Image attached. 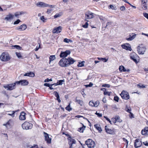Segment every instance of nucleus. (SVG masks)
I'll return each mask as SVG.
<instances>
[{"label": "nucleus", "instance_id": "3c124183", "mask_svg": "<svg viewBox=\"0 0 148 148\" xmlns=\"http://www.w3.org/2000/svg\"><path fill=\"white\" fill-rule=\"evenodd\" d=\"M114 99L115 101L116 102H118L119 100V98L117 96H115L114 97Z\"/></svg>", "mask_w": 148, "mask_h": 148}, {"label": "nucleus", "instance_id": "774afa93", "mask_svg": "<svg viewBox=\"0 0 148 148\" xmlns=\"http://www.w3.org/2000/svg\"><path fill=\"white\" fill-rule=\"evenodd\" d=\"M52 11V9H49L47 10V12L48 14H49V13H50Z\"/></svg>", "mask_w": 148, "mask_h": 148}, {"label": "nucleus", "instance_id": "aec40b11", "mask_svg": "<svg viewBox=\"0 0 148 148\" xmlns=\"http://www.w3.org/2000/svg\"><path fill=\"white\" fill-rule=\"evenodd\" d=\"M105 130L107 133L110 134H112L114 133L113 130L108 128L107 125L105 126Z\"/></svg>", "mask_w": 148, "mask_h": 148}, {"label": "nucleus", "instance_id": "338daca9", "mask_svg": "<svg viewBox=\"0 0 148 148\" xmlns=\"http://www.w3.org/2000/svg\"><path fill=\"white\" fill-rule=\"evenodd\" d=\"M44 86L49 87L50 86V85L49 84L45 83L44 84Z\"/></svg>", "mask_w": 148, "mask_h": 148}, {"label": "nucleus", "instance_id": "7c9ffc66", "mask_svg": "<svg viewBox=\"0 0 148 148\" xmlns=\"http://www.w3.org/2000/svg\"><path fill=\"white\" fill-rule=\"evenodd\" d=\"M85 62L84 61L79 62L78 64L77 65V66L78 67H82L83 66H84Z\"/></svg>", "mask_w": 148, "mask_h": 148}, {"label": "nucleus", "instance_id": "0eeeda50", "mask_svg": "<svg viewBox=\"0 0 148 148\" xmlns=\"http://www.w3.org/2000/svg\"><path fill=\"white\" fill-rule=\"evenodd\" d=\"M66 59L65 58H63L61 59L59 61L58 64L62 67H67V64L66 62Z\"/></svg>", "mask_w": 148, "mask_h": 148}, {"label": "nucleus", "instance_id": "680f3d73", "mask_svg": "<svg viewBox=\"0 0 148 148\" xmlns=\"http://www.w3.org/2000/svg\"><path fill=\"white\" fill-rule=\"evenodd\" d=\"M110 85L109 84H103L102 85V86L104 87H106L108 88H109L110 87Z\"/></svg>", "mask_w": 148, "mask_h": 148}, {"label": "nucleus", "instance_id": "ea45409f", "mask_svg": "<svg viewBox=\"0 0 148 148\" xmlns=\"http://www.w3.org/2000/svg\"><path fill=\"white\" fill-rule=\"evenodd\" d=\"M98 59L99 60H101L103 61L104 62H107L108 60V59H106L104 58H98Z\"/></svg>", "mask_w": 148, "mask_h": 148}, {"label": "nucleus", "instance_id": "4be33fe9", "mask_svg": "<svg viewBox=\"0 0 148 148\" xmlns=\"http://www.w3.org/2000/svg\"><path fill=\"white\" fill-rule=\"evenodd\" d=\"M53 95L56 97V100L58 101L59 103L61 102V100L60 98V96L58 93L56 91H54L53 93Z\"/></svg>", "mask_w": 148, "mask_h": 148}, {"label": "nucleus", "instance_id": "603ef678", "mask_svg": "<svg viewBox=\"0 0 148 148\" xmlns=\"http://www.w3.org/2000/svg\"><path fill=\"white\" fill-rule=\"evenodd\" d=\"M88 24L87 22H86L84 25H83L82 26L83 27L85 28H87L88 27Z\"/></svg>", "mask_w": 148, "mask_h": 148}, {"label": "nucleus", "instance_id": "13d9d810", "mask_svg": "<svg viewBox=\"0 0 148 148\" xmlns=\"http://www.w3.org/2000/svg\"><path fill=\"white\" fill-rule=\"evenodd\" d=\"M125 9V7L124 6L121 7L120 9L121 10L123 11Z\"/></svg>", "mask_w": 148, "mask_h": 148}, {"label": "nucleus", "instance_id": "cd10ccee", "mask_svg": "<svg viewBox=\"0 0 148 148\" xmlns=\"http://www.w3.org/2000/svg\"><path fill=\"white\" fill-rule=\"evenodd\" d=\"M148 132V127H145L144 130H143L141 131V133L142 135H145L147 134Z\"/></svg>", "mask_w": 148, "mask_h": 148}, {"label": "nucleus", "instance_id": "bb28decb", "mask_svg": "<svg viewBox=\"0 0 148 148\" xmlns=\"http://www.w3.org/2000/svg\"><path fill=\"white\" fill-rule=\"evenodd\" d=\"M121 47L123 48L126 50H129L130 51H131L132 50V49L130 46H126L125 45H122Z\"/></svg>", "mask_w": 148, "mask_h": 148}, {"label": "nucleus", "instance_id": "052dcab7", "mask_svg": "<svg viewBox=\"0 0 148 148\" xmlns=\"http://www.w3.org/2000/svg\"><path fill=\"white\" fill-rule=\"evenodd\" d=\"M144 16L148 19V14L147 13H143Z\"/></svg>", "mask_w": 148, "mask_h": 148}, {"label": "nucleus", "instance_id": "a211bd4d", "mask_svg": "<svg viewBox=\"0 0 148 148\" xmlns=\"http://www.w3.org/2000/svg\"><path fill=\"white\" fill-rule=\"evenodd\" d=\"M27 28V25L25 24H23L20 27H17V30L19 31H24Z\"/></svg>", "mask_w": 148, "mask_h": 148}, {"label": "nucleus", "instance_id": "0e129e2a", "mask_svg": "<svg viewBox=\"0 0 148 148\" xmlns=\"http://www.w3.org/2000/svg\"><path fill=\"white\" fill-rule=\"evenodd\" d=\"M95 114L97 115V116L98 117H101L102 116V114H100L99 113H98L97 112H96L95 113Z\"/></svg>", "mask_w": 148, "mask_h": 148}, {"label": "nucleus", "instance_id": "4468645a", "mask_svg": "<svg viewBox=\"0 0 148 148\" xmlns=\"http://www.w3.org/2000/svg\"><path fill=\"white\" fill-rule=\"evenodd\" d=\"M62 27L61 26H59L55 28L52 31V32L53 34L59 33L60 32L62 29Z\"/></svg>", "mask_w": 148, "mask_h": 148}, {"label": "nucleus", "instance_id": "69168bd1", "mask_svg": "<svg viewBox=\"0 0 148 148\" xmlns=\"http://www.w3.org/2000/svg\"><path fill=\"white\" fill-rule=\"evenodd\" d=\"M52 80L51 79H49L48 78H47V79H45L44 81L45 82H49V81H52Z\"/></svg>", "mask_w": 148, "mask_h": 148}, {"label": "nucleus", "instance_id": "b1692460", "mask_svg": "<svg viewBox=\"0 0 148 148\" xmlns=\"http://www.w3.org/2000/svg\"><path fill=\"white\" fill-rule=\"evenodd\" d=\"M13 121L12 120L10 119L5 124H4L3 125L7 127L8 126H9L12 125L13 124Z\"/></svg>", "mask_w": 148, "mask_h": 148}, {"label": "nucleus", "instance_id": "2eb2a0df", "mask_svg": "<svg viewBox=\"0 0 148 148\" xmlns=\"http://www.w3.org/2000/svg\"><path fill=\"white\" fill-rule=\"evenodd\" d=\"M36 5L37 6L42 8L47 7L48 6V4L41 2L37 3Z\"/></svg>", "mask_w": 148, "mask_h": 148}, {"label": "nucleus", "instance_id": "f257e3e1", "mask_svg": "<svg viewBox=\"0 0 148 148\" xmlns=\"http://www.w3.org/2000/svg\"><path fill=\"white\" fill-rule=\"evenodd\" d=\"M85 144L83 145L81 144L83 148H85V146L86 145H87L88 147L90 148H93L95 146V142L92 140L91 139H88L85 142Z\"/></svg>", "mask_w": 148, "mask_h": 148}, {"label": "nucleus", "instance_id": "09e8293b", "mask_svg": "<svg viewBox=\"0 0 148 148\" xmlns=\"http://www.w3.org/2000/svg\"><path fill=\"white\" fill-rule=\"evenodd\" d=\"M94 102L92 101H90L89 103V105L92 107L94 106Z\"/></svg>", "mask_w": 148, "mask_h": 148}, {"label": "nucleus", "instance_id": "49530a36", "mask_svg": "<svg viewBox=\"0 0 148 148\" xmlns=\"http://www.w3.org/2000/svg\"><path fill=\"white\" fill-rule=\"evenodd\" d=\"M115 119L117 121L121 122V120H120V117L119 116H116L115 117Z\"/></svg>", "mask_w": 148, "mask_h": 148}, {"label": "nucleus", "instance_id": "79ce46f5", "mask_svg": "<svg viewBox=\"0 0 148 148\" xmlns=\"http://www.w3.org/2000/svg\"><path fill=\"white\" fill-rule=\"evenodd\" d=\"M142 6H143V8L144 10H146L147 9V7L146 3H142Z\"/></svg>", "mask_w": 148, "mask_h": 148}, {"label": "nucleus", "instance_id": "e433bc0d", "mask_svg": "<svg viewBox=\"0 0 148 148\" xmlns=\"http://www.w3.org/2000/svg\"><path fill=\"white\" fill-rule=\"evenodd\" d=\"M62 15V13H57L54 16V17L55 18H56L60 17Z\"/></svg>", "mask_w": 148, "mask_h": 148}, {"label": "nucleus", "instance_id": "6ab92c4d", "mask_svg": "<svg viewBox=\"0 0 148 148\" xmlns=\"http://www.w3.org/2000/svg\"><path fill=\"white\" fill-rule=\"evenodd\" d=\"M19 110H17L16 111H8L7 112L8 113H7V114L8 115L11 116L13 118L15 116V113L18 111H19Z\"/></svg>", "mask_w": 148, "mask_h": 148}, {"label": "nucleus", "instance_id": "c756f323", "mask_svg": "<svg viewBox=\"0 0 148 148\" xmlns=\"http://www.w3.org/2000/svg\"><path fill=\"white\" fill-rule=\"evenodd\" d=\"M49 64H50L51 62L54 60L56 59V57L55 55H51L50 56L49 58Z\"/></svg>", "mask_w": 148, "mask_h": 148}, {"label": "nucleus", "instance_id": "72a5a7b5", "mask_svg": "<svg viewBox=\"0 0 148 148\" xmlns=\"http://www.w3.org/2000/svg\"><path fill=\"white\" fill-rule=\"evenodd\" d=\"M85 128L86 126L83 125L82 127H81L78 129V131L81 132L83 133Z\"/></svg>", "mask_w": 148, "mask_h": 148}, {"label": "nucleus", "instance_id": "bf43d9fd", "mask_svg": "<svg viewBox=\"0 0 148 148\" xmlns=\"http://www.w3.org/2000/svg\"><path fill=\"white\" fill-rule=\"evenodd\" d=\"M104 117L106 119V120H107L109 122L110 124H112V121L110 120V119H109L106 116H104Z\"/></svg>", "mask_w": 148, "mask_h": 148}, {"label": "nucleus", "instance_id": "864d4df0", "mask_svg": "<svg viewBox=\"0 0 148 148\" xmlns=\"http://www.w3.org/2000/svg\"><path fill=\"white\" fill-rule=\"evenodd\" d=\"M112 121L114 123H115L116 122V120L115 119V118H112L111 119Z\"/></svg>", "mask_w": 148, "mask_h": 148}, {"label": "nucleus", "instance_id": "8fccbe9b", "mask_svg": "<svg viewBox=\"0 0 148 148\" xmlns=\"http://www.w3.org/2000/svg\"><path fill=\"white\" fill-rule=\"evenodd\" d=\"M137 86L138 87H139L140 88H145V86L142 84H138L137 85Z\"/></svg>", "mask_w": 148, "mask_h": 148}, {"label": "nucleus", "instance_id": "a878e982", "mask_svg": "<svg viewBox=\"0 0 148 148\" xmlns=\"http://www.w3.org/2000/svg\"><path fill=\"white\" fill-rule=\"evenodd\" d=\"M24 75V76H28L31 77H34L35 76V74L33 72H30L29 73H25Z\"/></svg>", "mask_w": 148, "mask_h": 148}, {"label": "nucleus", "instance_id": "c85d7f7f", "mask_svg": "<svg viewBox=\"0 0 148 148\" xmlns=\"http://www.w3.org/2000/svg\"><path fill=\"white\" fill-rule=\"evenodd\" d=\"M94 126L96 129L98 130L99 132H101L102 131L101 128L100 127L99 125L97 124H95L94 125Z\"/></svg>", "mask_w": 148, "mask_h": 148}, {"label": "nucleus", "instance_id": "2f4dec72", "mask_svg": "<svg viewBox=\"0 0 148 148\" xmlns=\"http://www.w3.org/2000/svg\"><path fill=\"white\" fill-rule=\"evenodd\" d=\"M75 102L80 104L81 106H82L83 104L82 101L80 99H77V98L75 99Z\"/></svg>", "mask_w": 148, "mask_h": 148}, {"label": "nucleus", "instance_id": "a18cd8bd", "mask_svg": "<svg viewBox=\"0 0 148 148\" xmlns=\"http://www.w3.org/2000/svg\"><path fill=\"white\" fill-rule=\"evenodd\" d=\"M41 20L43 22H46L47 19H45L44 16H42L40 18Z\"/></svg>", "mask_w": 148, "mask_h": 148}, {"label": "nucleus", "instance_id": "5fc2aeb1", "mask_svg": "<svg viewBox=\"0 0 148 148\" xmlns=\"http://www.w3.org/2000/svg\"><path fill=\"white\" fill-rule=\"evenodd\" d=\"M29 148H38V146L36 145H34L33 146H32L30 147Z\"/></svg>", "mask_w": 148, "mask_h": 148}, {"label": "nucleus", "instance_id": "39448f33", "mask_svg": "<svg viewBox=\"0 0 148 148\" xmlns=\"http://www.w3.org/2000/svg\"><path fill=\"white\" fill-rule=\"evenodd\" d=\"M130 57L131 59L132 60L136 63H138V62L137 60L139 59V57L138 55L134 52H133L130 53Z\"/></svg>", "mask_w": 148, "mask_h": 148}, {"label": "nucleus", "instance_id": "9b49d317", "mask_svg": "<svg viewBox=\"0 0 148 148\" xmlns=\"http://www.w3.org/2000/svg\"><path fill=\"white\" fill-rule=\"evenodd\" d=\"M16 83L17 84H21L22 86H26L28 85L29 84L28 82L25 79L21 80L19 81L16 82Z\"/></svg>", "mask_w": 148, "mask_h": 148}, {"label": "nucleus", "instance_id": "473e14b6", "mask_svg": "<svg viewBox=\"0 0 148 148\" xmlns=\"http://www.w3.org/2000/svg\"><path fill=\"white\" fill-rule=\"evenodd\" d=\"M24 12L22 11L21 12H17L15 13L14 15L15 17H16L18 18V16L20 15H21L22 14H24Z\"/></svg>", "mask_w": 148, "mask_h": 148}, {"label": "nucleus", "instance_id": "f8f14e48", "mask_svg": "<svg viewBox=\"0 0 148 148\" xmlns=\"http://www.w3.org/2000/svg\"><path fill=\"white\" fill-rule=\"evenodd\" d=\"M142 143L140 139H136L135 142L134 147L136 148H138L140 147L142 145Z\"/></svg>", "mask_w": 148, "mask_h": 148}, {"label": "nucleus", "instance_id": "412c9836", "mask_svg": "<svg viewBox=\"0 0 148 148\" xmlns=\"http://www.w3.org/2000/svg\"><path fill=\"white\" fill-rule=\"evenodd\" d=\"M25 113L23 112H22L21 113L20 115L19 116V119L20 120H24L25 119Z\"/></svg>", "mask_w": 148, "mask_h": 148}, {"label": "nucleus", "instance_id": "20e7f679", "mask_svg": "<svg viewBox=\"0 0 148 148\" xmlns=\"http://www.w3.org/2000/svg\"><path fill=\"white\" fill-rule=\"evenodd\" d=\"M137 51L139 54H143L145 51V47L142 44L140 45L137 47Z\"/></svg>", "mask_w": 148, "mask_h": 148}, {"label": "nucleus", "instance_id": "a19ab883", "mask_svg": "<svg viewBox=\"0 0 148 148\" xmlns=\"http://www.w3.org/2000/svg\"><path fill=\"white\" fill-rule=\"evenodd\" d=\"M99 104V102L97 101L94 103V107H97Z\"/></svg>", "mask_w": 148, "mask_h": 148}, {"label": "nucleus", "instance_id": "de8ad7c7", "mask_svg": "<svg viewBox=\"0 0 148 148\" xmlns=\"http://www.w3.org/2000/svg\"><path fill=\"white\" fill-rule=\"evenodd\" d=\"M12 47L14 48H16L18 49H21V47L18 45H15L13 46Z\"/></svg>", "mask_w": 148, "mask_h": 148}, {"label": "nucleus", "instance_id": "7ed1b4c3", "mask_svg": "<svg viewBox=\"0 0 148 148\" xmlns=\"http://www.w3.org/2000/svg\"><path fill=\"white\" fill-rule=\"evenodd\" d=\"M33 126V124L30 123L27 121L25 122L22 125V127L25 130H28L31 129Z\"/></svg>", "mask_w": 148, "mask_h": 148}, {"label": "nucleus", "instance_id": "423d86ee", "mask_svg": "<svg viewBox=\"0 0 148 148\" xmlns=\"http://www.w3.org/2000/svg\"><path fill=\"white\" fill-rule=\"evenodd\" d=\"M120 95L123 99L127 100L130 98L129 93L127 92H125L124 90L122 91L121 93L120 94Z\"/></svg>", "mask_w": 148, "mask_h": 148}, {"label": "nucleus", "instance_id": "37998d69", "mask_svg": "<svg viewBox=\"0 0 148 148\" xmlns=\"http://www.w3.org/2000/svg\"><path fill=\"white\" fill-rule=\"evenodd\" d=\"M16 56L18 58H22V56H21V53H20L16 52Z\"/></svg>", "mask_w": 148, "mask_h": 148}, {"label": "nucleus", "instance_id": "1a4fd4ad", "mask_svg": "<svg viewBox=\"0 0 148 148\" xmlns=\"http://www.w3.org/2000/svg\"><path fill=\"white\" fill-rule=\"evenodd\" d=\"M66 64H67V66L73 64L75 62V60L71 57L66 58Z\"/></svg>", "mask_w": 148, "mask_h": 148}, {"label": "nucleus", "instance_id": "393cba45", "mask_svg": "<svg viewBox=\"0 0 148 148\" xmlns=\"http://www.w3.org/2000/svg\"><path fill=\"white\" fill-rule=\"evenodd\" d=\"M119 71L121 72H129L130 71L129 70H127L125 69L124 66H119Z\"/></svg>", "mask_w": 148, "mask_h": 148}, {"label": "nucleus", "instance_id": "f03ea898", "mask_svg": "<svg viewBox=\"0 0 148 148\" xmlns=\"http://www.w3.org/2000/svg\"><path fill=\"white\" fill-rule=\"evenodd\" d=\"M11 58V57L7 53L3 52L0 56V59L3 62H7L9 61Z\"/></svg>", "mask_w": 148, "mask_h": 148}, {"label": "nucleus", "instance_id": "e2e57ef3", "mask_svg": "<svg viewBox=\"0 0 148 148\" xmlns=\"http://www.w3.org/2000/svg\"><path fill=\"white\" fill-rule=\"evenodd\" d=\"M112 23L111 22H108L107 23L106 26L105 27H106L107 26H108L112 24Z\"/></svg>", "mask_w": 148, "mask_h": 148}, {"label": "nucleus", "instance_id": "f704fd0d", "mask_svg": "<svg viewBox=\"0 0 148 148\" xmlns=\"http://www.w3.org/2000/svg\"><path fill=\"white\" fill-rule=\"evenodd\" d=\"M92 13L86 14V16L88 19L90 18H92Z\"/></svg>", "mask_w": 148, "mask_h": 148}, {"label": "nucleus", "instance_id": "c9c22d12", "mask_svg": "<svg viewBox=\"0 0 148 148\" xmlns=\"http://www.w3.org/2000/svg\"><path fill=\"white\" fill-rule=\"evenodd\" d=\"M64 42H66L69 43V42H72L73 41L69 39L66 38H65L64 40Z\"/></svg>", "mask_w": 148, "mask_h": 148}, {"label": "nucleus", "instance_id": "5701e85b", "mask_svg": "<svg viewBox=\"0 0 148 148\" xmlns=\"http://www.w3.org/2000/svg\"><path fill=\"white\" fill-rule=\"evenodd\" d=\"M132 35H133L132 36L130 35V37L126 38V39L128 41H131L133 40L136 37V34L134 33H133L132 34Z\"/></svg>", "mask_w": 148, "mask_h": 148}, {"label": "nucleus", "instance_id": "f3484780", "mask_svg": "<svg viewBox=\"0 0 148 148\" xmlns=\"http://www.w3.org/2000/svg\"><path fill=\"white\" fill-rule=\"evenodd\" d=\"M14 17V15L9 13L8 15H7L4 19L7 21H10L12 20Z\"/></svg>", "mask_w": 148, "mask_h": 148}, {"label": "nucleus", "instance_id": "4c0bfd02", "mask_svg": "<svg viewBox=\"0 0 148 148\" xmlns=\"http://www.w3.org/2000/svg\"><path fill=\"white\" fill-rule=\"evenodd\" d=\"M66 109L69 111L71 110L72 109L70 107V104H69V105L65 108Z\"/></svg>", "mask_w": 148, "mask_h": 148}, {"label": "nucleus", "instance_id": "4d7b16f0", "mask_svg": "<svg viewBox=\"0 0 148 148\" xmlns=\"http://www.w3.org/2000/svg\"><path fill=\"white\" fill-rule=\"evenodd\" d=\"M20 21V20L19 19H18L16 21H15L14 23V24H17L19 23Z\"/></svg>", "mask_w": 148, "mask_h": 148}, {"label": "nucleus", "instance_id": "58836bf2", "mask_svg": "<svg viewBox=\"0 0 148 148\" xmlns=\"http://www.w3.org/2000/svg\"><path fill=\"white\" fill-rule=\"evenodd\" d=\"M125 110L128 112H130L131 111V109L130 107H129L127 105L126 106Z\"/></svg>", "mask_w": 148, "mask_h": 148}, {"label": "nucleus", "instance_id": "dca6fc26", "mask_svg": "<svg viewBox=\"0 0 148 148\" xmlns=\"http://www.w3.org/2000/svg\"><path fill=\"white\" fill-rule=\"evenodd\" d=\"M44 133L45 134V140L47 141V143H51V138L49 137L48 134L45 132H44Z\"/></svg>", "mask_w": 148, "mask_h": 148}, {"label": "nucleus", "instance_id": "6e6552de", "mask_svg": "<svg viewBox=\"0 0 148 148\" xmlns=\"http://www.w3.org/2000/svg\"><path fill=\"white\" fill-rule=\"evenodd\" d=\"M16 84V82L12 84H9L5 86H4V87L5 88H7L8 90H11L14 89L15 88V86Z\"/></svg>", "mask_w": 148, "mask_h": 148}, {"label": "nucleus", "instance_id": "ddd939ff", "mask_svg": "<svg viewBox=\"0 0 148 148\" xmlns=\"http://www.w3.org/2000/svg\"><path fill=\"white\" fill-rule=\"evenodd\" d=\"M68 139L69 140V144L70 145L69 148H72L73 144H75L76 141L74 139L72 138L70 136H69L68 137Z\"/></svg>", "mask_w": 148, "mask_h": 148}, {"label": "nucleus", "instance_id": "6e6d98bb", "mask_svg": "<svg viewBox=\"0 0 148 148\" xmlns=\"http://www.w3.org/2000/svg\"><path fill=\"white\" fill-rule=\"evenodd\" d=\"M111 92H109L106 91V92L104 93V94L105 95H108V96L110 95Z\"/></svg>", "mask_w": 148, "mask_h": 148}, {"label": "nucleus", "instance_id": "9d476101", "mask_svg": "<svg viewBox=\"0 0 148 148\" xmlns=\"http://www.w3.org/2000/svg\"><path fill=\"white\" fill-rule=\"evenodd\" d=\"M71 52L69 50H66L64 52L61 51L60 56V58H65L67 57L68 55L70 54Z\"/></svg>", "mask_w": 148, "mask_h": 148}, {"label": "nucleus", "instance_id": "c03bdc74", "mask_svg": "<svg viewBox=\"0 0 148 148\" xmlns=\"http://www.w3.org/2000/svg\"><path fill=\"white\" fill-rule=\"evenodd\" d=\"M64 80H61L58 81L57 84H58L61 85L62 84V83L64 82Z\"/></svg>", "mask_w": 148, "mask_h": 148}]
</instances>
